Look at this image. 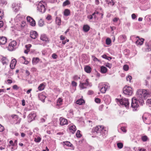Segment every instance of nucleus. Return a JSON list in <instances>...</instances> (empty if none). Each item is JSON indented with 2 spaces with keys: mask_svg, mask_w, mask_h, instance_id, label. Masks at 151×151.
Returning <instances> with one entry per match:
<instances>
[{
  "mask_svg": "<svg viewBox=\"0 0 151 151\" xmlns=\"http://www.w3.org/2000/svg\"><path fill=\"white\" fill-rule=\"evenodd\" d=\"M137 94L138 99L140 100L142 105H143L144 100L149 95L148 91L145 89H139L137 91Z\"/></svg>",
  "mask_w": 151,
  "mask_h": 151,
  "instance_id": "1",
  "label": "nucleus"
},
{
  "mask_svg": "<svg viewBox=\"0 0 151 151\" xmlns=\"http://www.w3.org/2000/svg\"><path fill=\"white\" fill-rule=\"evenodd\" d=\"M98 87L101 93H105L107 90L109 88L110 86L108 83H101L99 84Z\"/></svg>",
  "mask_w": 151,
  "mask_h": 151,
  "instance_id": "2",
  "label": "nucleus"
},
{
  "mask_svg": "<svg viewBox=\"0 0 151 151\" xmlns=\"http://www.w3.org/2000/svg\"><path fill=\"white\" fill-rule=\"evenodd\" d=\"M46 4L43 1L40 2L37 4V10L41 13H44L46 10L45 6Z\"/></svg>",
  "mask_w": 151,
  "mask_h": 151,
  "instance_id": "3",
  "label": "nucleus"
},
{
  "mask_svg": "<svg viewBox=\"0 0 151 151\" xmlns=\"http://www.w3.org/2000/svg\"><path fill=\"white\" fill-rule=\"evenodd\" d=\"M117 102L119 103L120 104L123 106L128 108L129 104L128 100L125 98H122L120 99H116Z\"/></svg>",
  "mask_w": 151,
  "mask_h": 151,
  "instance_id": "4",
  "label": "nucleus"
},
{
  "mask_svg": "<svg viewBox=\"0 0 151 151\" xmlns=\"http://www.w3.org/2000/svg\"><path fill=\"white\" fill-rule=\"evenodd\" d=\"M140 101L139 100H137L135 97L133 98L132 99L131 107L134 110H136L137 108L139 106V103L142 105Z\"/></svg>",
  "mask_w": 151,
  "mask_h": 151,
  "instance_id": "5",
  "label": "nucleus"
},
{
  "mask_svg": "<svg viewBox=\"0 0 151 151\" xmlns=\"http://www.w3.org/2000/svg\"><path fill=\"white\" fill-rule=\"evenodd\" d=\"M92 86L91 83L89 82V79H86L84 82H80L79 86L81 89L86 88L87 87H91Z\"/></svg>",
  "mask_w": 151,
  "mask_h": 151,
  "instance_id": "6",
  "label": "nucleus"
},
{
  "mask_svg": "<svg viewBox=\"0 0 151 151\" xmlns=\"http://www.w3.org/2000/svg\"><path fill=\"white\" fill-rule=\"evenodd\" d=\"M103 127L102 126H98L95 127L93 129V132L95 134L100 135L103 131Z\"/></svg>",
  "mask_w": 151,
  "mask_h": 151,
  "instance_id": "7",
  "label": "nucleus"
},
{
  "mask_svg": "<svg viewBox=\"0 0 151 151\" xmlns=\"http://www.w3.org/2000/svg\"><path fill=\"white\" fill-rule=\"evenodd\" d=\"M123 92L124 93L127 95H131L132 94V88L129 86H126L123 89Z\"/></svg>",
  "mask_w": 151,
  "mask_h": 151,
  "instance_id": "8",
  "label": "nucleus"
},
{
  "mask_svg": "<svg viewBox=\"0 0 151 151\" xmlns=\"http://www.w3.org/2000/svg\"><path fill=\"white\" fill-rule=\"evenodd\" d=\"M17 45V42L15 41H13L10 42L8 45V49L10 51H12L15 48V46Z\"/></svg>",
  "mask_w": 151,
  "mask_h": 151,
  "instance_id": "9",
  "label": "nucleus"
},
{
  "mask_svg": "<svg viewBox=\"0 0 151 151\" xmlns=\"http://www.w3.org/2000/svg\"><path fill=\"white\" fill-rule=\"evenodd\" d=\"M142 119L145 124H149L151 123V114H149L147 116L143 115Z\"/></svg>",
  "mask_w": 151,
  "mask_h": 151,
  "instance_id": "10",
  "label": "nucleus"
},
{
  "mask_svg": "<svg viewBox=\"0 0 151 151\" xmlns=\"http://www.w3.org/2000/svg\"><path fill=\"white\" fill-rule=\"evenodd\" d=\"M36 116V114L34 112H32L28 115V119L29 122H31L35 119Z\"/></svg>",
  "mask_w": 151,
  "mask_h": 151,
  "instance_id": "11",
  "label": "nucleus"
},
{
  "mask_svg": "<svg viewBox=\"0 0 151 151\" xmlns=\"http://www.w3.org/2000/svg\"><path fill=\"white\" fill-rule=\"evenodd\" d=\"M7 38L3 36L0 37V45H5L7 42Z\"/></svg>",
  "mask_w": 151,
  "mask_h": 151,
  "instance_id": "12",
  "label": "nucleus"
},
{
  "mask_svg": "<svg viewBox=\"0 0 151 151\" xmlns=\"http://www.w3.org/2000/svg\"><path fill=\"white\" fill-rule=\"evenodd\" d=\"M60 121V124L61 126H63L68 124V121L66 119L62 118L60 117L59 119Z\"/></svg>",
  "mask_w": 151,
  "mask_h": 151,
  "instance_id": "13",
  "label": "nucleus"
},
{
  "mask_svg": "<svg viewBox=\"0 0 151 151\" xmlns=\"http://www.w3.org/2000/svg\"><path fill=\"white\" fill-rule=\"evenodd\" d=\"M69 127V129L70 132L73 134L74 133L76 130V127L73 125H70Z\"/></svg>",
  "mask_w": 151,
  "mask_h": 151,
  "instance_id": "14",
  "label": "nucleus"
},
{
  "mask_svg": "<svg viewBox=\"0 0 151 151\" xmlns=\"http://www.w3.org/2000/svg\"><path fill=\"white\" fill-rule=\"evenodd\" d=\"M38 34L35 31H32L30 33V36L33 39H35L37 36Z\"/></svg>",
  "mask_w": 151,
  "mask_h": 151,
  "instance_id": "15",
  "label": "nucleus"
},
{
  "mask_svg": "<svg viewBox=\"0 0 151 151\" xmlns=\"http://www.w3.org/2000/svg\"><path fill=\"white\" fill-rule=\"evenodd\" d=\"M16 62L17 61L15 59H13L12 60L10 65V67L12 69H13L15 68Z\"/></svg>",
  "mask_w": 151,
  "mask_h": 151,
  "instance_id": "16",
  "label": "nucleus"
},
{
  "mask_svg": "<svg viewBox=\"0 0 151 151\" xmlns=\"http://www.w3.org/2000/svg\"><path fill=\"white\" fill-rule=\"evenodd\" d=\"M40 39L43 41L46 42H48V39L46 36V35L44 34H42L40 37Z\"/></svg>",
  "mask_w": 151,
  "mask_h": 151,
  "instance_id": "17",
  "label": "nucleus"
},
{
  "mask_svg": "<svg viewBox=\"0 0 151 151\" xmlns=\"http://www.w3.org/2000/svg\"><path fill=\"white\" fill-rule=\"evenodd\" d=\"M119 39L122 42H124L126 41L127 38L126 36L125 35H122L119 36Z\"/></svg>",
  "mask_w": 151,
  "mask_h": 151,
  "instance_id": "18",
  "label": "nucleus"
},
{
  "mask_svg": "<svg viewBox=\"0 0 151 151\" xmlns=\"http://www.w3.org/2000/svg\"><path fill=\"white\" fill-rule=\"evenodd\" d=\"M38 97L39 99L42 101L44 102L46 98V97L42 93H40L38 95Z\"/></svg>",
  "mask_w": 151,
  "mask_h": 151,
  "instance_id": "19",
  "label": "nucleus"
},
{
  "mask_svg": "<svg viewBox=\"0 0 151 151\" xmlns=\"http://www.w3.org/2000/svg\"><path fill=\"white\" fill-rule=\"evenodd\" d=\"M145 50L144 51L146 52H149L151 51V46H149L148 44H146Z\"/></svg>",
  "mask_w": 151,
  "mask_h": 151,
  "instance_id": "20",
  "label": "nucleus"
},
{
  "mask_svg": "<svg viewBox=\"0 0 151 151\" xmlns=\"http://www.w3.org/2000/svg\"><path fill=\"white\" fill-rule=\"evenodd\" d=\"M40 59L38 58H34L32 59V63L33 64L36 65L38 63Z\"/></svg>",
  "mask_w": 151,
  "mask_h": 151,
  "instance_id": "21",
  "label": "nucleus"
},
{
  "mask_svg": "<svg viewBox=\"0 0 151 151\" xmlns=\"http://www.w3.org/2000/svg\"><path fill=\"white\" fill-rule=\"evenodd\" d=\"M70 13V10L68 9H65L63 12L64 15L65 16H68L69 15Z\"/></svg>",
  "mask_w": 151,
  "mask_h": 151,
  "instance_id": "22",
  "label": "nucleus"
},
{
  "mask_svg": "<svg viewBox=\"0 0 151 151\" xmlns=\"http://www.w3.org/2000/svg\"><path fill=\"white\" fill-rule=\"evenodd\" d=\"M107 71V69L105 66H101V72L102 73H106Z\"/></svg>",
  "mask_w": 151,
  "mask_h": 151,
  "instance_id": "23",
  "label": "nucleus"
},
{
  "mask_svg": "<svg viewBox=\"0 0 151 151\" xmlns=\"http://www.w3.org/2000/svg\"><path fill=\"white\" fill-rule=\"evenodd\" d=\"M144 41V39H143L141 38L140 39H139L137 40L136 42V44L137 45H142L143 44Z\"/></svg>",
  "mask_w": 151,
  "mask_h": 151,
  "instance_id": "24",
  "label": "nucleus"
},
{
  "mask_svg": "<svg viewBox=\"0 0 151 151\" xmlns=\"http://www.w3.org/2000/svg\"><path fill=\"white\" fill-rule=\"evenodd\" d=\"M90 27L87 25H85L83 26V29L85 32H87L89 31Z\"/></svg>",
  "mask_w": 151,
  "mask_h": 151,
  "instance_id": "25",
  "label": "nucleus"
},
{
  "mask_svg": "<svg viewBox=\"0 0 151 151\" xmlns=\"http://www.w3.org/2000/svg\"><path fill=\"white\" fill-rule=\"evenodd\" d=\"M12 7L15 12L17 11L19 9V6L16 4H13L12 5Z\"/></svg>",
  "mask_w": 151,
  "mask_h": 151,
  "instance_id": "26",
  "label": "nucleus"
},
{
  "mask_svg": "<svg viewBox=\"0 0 151 151\" xmlns=\"http://www.w3.org/2000/svg\"><path fill=\"white\" fill-rule=\"evenodd\" d=\"M76 103L77 104L81 105L85 103V101L83 99H80L76 101Z\"/></svg>",
  "mask_w": 151,
  "mask_h": 151,
  "instance_id": "27",
  "label": "nucleus"
},
{
  "mask_svg": "<svg viewBox=\"0 0 151 151\" xmlns=\"http://www.w3.org/2000/svg\"><path fill=\"white\" fill-rule=\"evenodd\" d=\"M84 70L86 73H90L91 71V68L90 66H88L85 67Z\"/></svg>",
  "mask_w": 151,
  "mask_h": 151,
  "instance_id": "28",
  "label": "nucleus"
},
{
  "mask_svg": "<svg viewBox=\"0 0 151 151\" xmlns=\"http://www.w3.org/2000/svg\"><path fill=\"white\" fill-rule=\"evenodd\" d=\"M1 62L3 65L7 64L8 62V60L5 57H3L1 59Z\"/></svg>",
  "mask_w": 151,
  "mask_h": 151,
  "instance_id": "29",
  "label": "nucleus"
},
{
  "mask_svg": "<svg viewBox=\"0 0 151 151\" xmlns=\"http://www.w3.org/2000/svg\"><path fill=\"white\" fill-rule=\"evenodd\" d=\"M45 88V86L43 83L41 84L38 87V89L39 91H42Z\"/></svg>",
  "mask_w": 151,
  "mask_h": 151,
  "instance_id": "30",
  "label": "nucleus"
},
{
  "mask_svg": "<svg viewBox=\"0 0 151 151\" xmlns=\"http://www.w3.org/2000/svg\"><path fill=\"white\" fill-rule=\"evenodd\" d=\"M61 20L60 18L59 17H57L56 19V23L58 25H60L61 24Z\"/></svg>",
  "mask_w": 151,
  "mask_h": 151,
  "instance_id": "31",
  "label": "nucleus"
},
{
  "mask_svg": "<svg viewBox=\"0 0 151 151\" xmlns=\"http://www.w3.org/2000/svg\"><path fill=\"white\" fill-rule=\"evenodd\" d=\"M106 3L109 5L113 6L114 5V3L113 2V0H106Z\"/></svg>",
  "mask_w": 151,
  "mask_h": 151,
  "instance_id": "32",
  "label": "nucleus"
},
{
  "mask_svg": "<svg viewBox=\"0 0 151 151\" xmlns=\"http://www.w3.org/2000/svg\"><path fill=\"white\" fill-rule=\"evenodd\" d=\"M70 3L68 0H66L64 2L63 4V6H65L66 5L70 4Z\"/></svg>",
  "mask_w": 151,
  "mask_h": 151,
  "instance_id": "33",
  "label": "nucleus"
},
{
  "mask_svg": "<svg viewBox=\"0 0 151 151\" xmlns=\"http://www.w3.org/2000/svg\"><path fill=\"white\" fill-rule=\"evenodd\" d=\"M41 138L38 136L36 138H35L34 141L35 142L38 143L40 142V141H41Z\"/></svg>",
  "mask_w": 151,
  "mask_h": 151,
  "instance_id": "34",
  "label": "nucleus"
},
{
  "mask_svg": "<svg viewBox=\"0 0 151 151\" xmlns=\"http://www.w3.org/2000/svg\"><path fill=\"white\" fill-rule=\"evenodd\" d=\"M64 145H65L67 146L71 147L72 146V144H71L70 142L68 141H65L63 142Z\"/></svg>",
  "mask_w": 151,
  "mask_h": 151,
  "instance_id": "35",
  "label": "nucleus"
},
{
  "mask_svg": "<svg viewBox=\"0 0 151 151\" xmlns=\"http://www.w3.org/2000/svg\"><path fill=\"white\" fill-rule=\"evenodd\" d=\"M102 57L106 59L109 60H110L112 58L111 57H108L106 55H104L101 56Z\"/></svg>",
  "mask_w": 151,
  "mask_h": 151,
  "instance_id": "36",
  "label": "nucleus"
},
{
  "mask_svg": "<svg viewBox=\"0 0 151 151\" xmlns=\"http://www.w3.org/2000/svg\"><path fill=\"white\" fill-rule=\"evenodd\" d=\"M117 145L118 148L119 149H122L123 147V145L121 142H118L117 143Z\"/></svg>",
  "mask_w": 151,
  "mask_h": 151,
  "instance_id": "37",
  "label": "nucleus"
},
{
  "mask_svg": "<svg viewBox=\"0 0 151 151\" xmlns=\"http://www.w3.org/2000/svg\"><path fill=\"white\" fill-rule=\"evenodd\" d=\"M111 42V40L110 38H107L106 40V43L107 45H110Z\"/></svg>",
  "mask_w": 151,
  "mask_h": 151,
  "instance_id": "38",
  "label": "nucleus"
},
{
  "mask_svg": "<svg viewBox=\"0 0 151 151\" xmlns=\"http://www.w3.org/2000/svg\"><path fill=\"white\" fill-rule=\"evenodd\" d=\"M62 99L60 98H59L57 102V105L59 106L61 105L62 104Z\"/></svg>",
  "mask_w": 151,
  "mask_h": 151,
  "instance_id": "39",
  "label": "nucleus"
},
{
  "mask_svg": "<svg viewBox=\"0 0 151 151\" xmlns=\"http://www.w3.org/2000/svg\"><path fill=\"white\" fill-rule=\"evenodd\" d=\"M38 24L39 26L40 27L43 26L44 24V22L43 20L42 19H40L39 21Z\"/></svg>",
  "mask_w": 151,
  "mask_h": 151,
  "instance_id": "40",
  "label": "nucleus"
},
{
  "mask_svg": "<svg viewBox=\"0 0 151 151\" xmlns=\"http://www.w3.org/2000/svg\"><path fill=\"white\" fill-rule=\"evenodd\" d=\"M80 131L79 130L77 131L76 134V136L78 138H80L81 137V135L80 133Z\"/></svg>",
  "mask_w": 151,
  "mask_h": 151,
  "instance_id": "41",
  "label": "nucleus"
},
{
  "mask_svg": "<svg viewBox=\"0 0 151 151\" xmlns=\"http://www.w3.org/2000/svg\"><path fill=\"white\" fill-rule=\"evenodd\" d=\"M123 69L125 71H127L129 68V67L128 65H124L123 67Z\"/></svg>",
  "mask_w": 151,
  "mask_h": 151,
  "instance_id": "42",
  "label": "nucleus"
},
{
  "mask_svg": "<svg viewBox=\"0 0 151 151\" xmlns=\"http://www.w3.org/2000/svg\"><path fill=\"white\" fill-rule=\"evenodd\" d=\"M30 25L32 26H35V25L36 23L35 20L33 19V21H32L30 22Z\"/></svg>",
  "mask_w": 151,
  "mask_h": 151,
  "instance_id": "43",
  "label": "nucleus"
},
{
  "mask_svg": "<svg viewBox=\"0 0 151 151\" xmlns=\"http://www.w3.org/2000/svg\"><path fill=\"white\" fill-rule=\"evenodd\" d=\"M73 79L75 81H77L80 79V77L77 75H75L73 77Z\"/></svg>",
  "mask_w": 151,
  "mask_h": 151,
  "instance_id": "44",
  "label": "nucleus"
},
{
  "mask_svg": "<svg viewBox=\"0 0 151 151\" xmlns=\"http://www.w3.org/2000/svg\"><path fill=\"white\" fill-rule=\"evenodd\" d=\"M132 78V77L130 76H128L126 77L127 81H129V82H131Z\"/></svg>",
  "mask_w": 151,
  "mask_h": 151,
  "instance_id": "45",
  "label": "nucleus"
},
{
  "mask_svg": "<svg viewBox=\"0 0 151 151\" xmlns=\"http://www.w3.org/2000/svg\"><path fill=\"white\" fill-rule=\"evenodd\" d=\"M27 22L29 23L32 21H33V19L29 16H27Z\"/></svg>",
  "mask_w": 151,
  "mask_h": 151,
  "instance_id": "46",
  "label": "nucleus"
},
{
  "mask_svg": "<svg viewBox=\"0 0 151 151\" xmlns=\"http://www.w3.org/2000/svg\"><path fill=\"white\" fill-rule=\"evenodd\" d=\"M105 65L106 67L109 68H111L112 67V64L109 63H106L105 64Z\"/></svg>",
  "mask_w": 151,
  "mask_h": 151,
  "instance_id": "47",
  "label": "nucleus"
},
{
  "mask_svg": "<svg viewBox=\"0 0 151 151\" xmlns=\"http://www.w3.org/2000/svg\"><path fill=\"white\" fill-rule=\"evenodd\" d=\"M147 137L146 136H143L142 137V139L143 142H145L147 141Z\"/></svg>",
  "mask_w": 151,
  "mask_h": 151,
  "instance_id": "48",
  "label": "nucleus"
},
{
  "mask_svg": "<svg viewBox=\"0 0 151 151\" xmlns=\"http://www.w3.org/2000/svg\"><path fill=\"white\" fill-rule=\"evenodd\" d=\"M31 46L32 45L30 44L26 45L25 46V47L28 50H29L30 48L31 47Z\"/></svg>",
  "mask_w": 151,
  "mask_h": 151,
  "instance_id": "49",
  "label": "nucleus"
},
{
  "mask_svg": "<svg viewBox=\"0 0 151 151\" xmlns=\"http://www.w3.org/2000/svg\"><path fill=\"white\" fill-rule=\"evenodd\" d=\"M92 59L95 62L97 61H99V60L94 56L92 55Z\"/></svg>",
  "mask_w": 151,
  "mask_h": 151,
  "instance_id": "50",
  "label": "nucleus"
},
{
  "mask_svg": "<svg viewBox=\"0 0 151 151\" xmlns=\"http://www.w3.org/2000/svg\"><path fill=\"white\" fill-rule=\"evenodd\" d=\"M121 129L122 132L124 133H126L127 132V130L126 129V127H121Z\"/></svg>",
  "mask_w": 151,
  "mask_h": 151,
  "instance_id": "51",
  "label": "nucleus"
},
{
  "mask_svg": "<svg viewBox=\"0 0 151 151\" xmlns=\"http://www.w3.org/2000/svg\"><path fill=\"white\" fill-rule=\"evenodd\" d=\"M4 15V14L3 12H2L0 10V20H1L2 19V18L3 17Z\"/></svg>",
  "mask_w": 151,
  "mask_h": 151,
  "instance_id": "52",
  "label": "nucleus"
},
{
  "mask_svg": "<svg viewBox=\"0 0 151 151\" xmlns=\"http://www.w3.org/2000/svg\"><path fill=\"white\" fill-rule=\"evenodd\" d=\"M57 55L55 53H53L52 55V57L54 59H56L57 58Z\"/></svg>",
  "mask_w": 151,
  "mask_h": 151,
  "instance_id": "53",
  "label": "nucleus"
},
{
  "mask_svg": "<svg viewBox=\"0 0 151 151\" xmlns=\"http://www.w3.org/2000/svg\"><path fill=\"white\" fill-rule=\"evenodd\" d=\"M12 118L15 119L16 120L17 119H18V116L17 115H13L12 116Z\"/></svg>",
  "mask_w": 151,
  "mask_h": 151,
  "instance_id": "54",
  "label": "nucleus"
},
{
  "mask_svg": "<svg viewBox=\"0 0 151 151\" xmlns=\"http://www.w3.org/2000/svg\"><path fill=\"white\" fill-rule=\"evenodd\" d=\"M95 101L97 103H100L101 102V100L98 98H96L95 99Z\"/></svg>",
  "mask_w": 151,
  "mask_h": 151,
  "instance_id": "55",
  "label": "nucleus"
},
{
  "mask_svg": "<svg viewBox=\"0 0 151 151\" xmlns=\"http://www.w3.org/2000/svg\"><path fill=\"white\" fill-rule=\"evenodd\" d=\"M4 127L0 124V132H2L4 130Z\"/></svg>",
  "mask_w": 151,
  "mask_h": 151,
  "instance_id": "56",
  "label": "nucleus"
},
{
  "mask_svg": "<svg viewBox=\"0 0 151 151\" xmlns=\"http://www.w3.org/2000/svg\"><path fill=\"white\" fill-rule=\"evenodd\" d=\"M12 87L13 89L16 90H17L19 88V87H18V86L16 85H14Z\"/></svg>",
  "mask_w": 151,
  "mask_h": 151,
  "instance_id": "57",
  "label": "nucleus"
},
{
  "mask_svg": "<svg viewBox=\"0 0 151 151\" xmlns=\"http://www.w3.org/2000/svg\"><path fill=\"white\" fill-rule=\"evenodd\" d=\"M71 84L73 86H76L77 85V83L74 81H73L72 82Z\"/></svg>",
  "mask_w": 151,
  "mask_h": 151,
  "instance_id": "58",
  "label": "nucleus"
},
{
  "mask_svg": "<svg viewBox=\"0 0 151 151\" xmlns=\"http://www.w3.org/2000/svg\"><path fill=\"white\" fill-rule=\"evenodd\" d=\"M26 25V23L24 21H23L22 22V23L21 24V27H23L25 26Z\"/></svg>",
  "mask_w": 151,
  "mask_h": 151,
  "instance_id": "59",
  "label": "nucleus"
},
{
  "mask_svg": "<svg viewBox=\"0 0 151 151\" xmlns=\"http://www.w3.org/2000/svg\"><path fill=\"white\" fill-rule=\"evenodd\" d=\"M146 102L148 104H151V99H148Z\"/></svg>",
  "mask_w": 151,
  "mask_h": 151,
  "instance_id": "60",
  "label": "nucleus"
},
{
  "mask_svg": "<svg viewBox=\"0 0 151 151\" xmlns=\"http://www.w3.org/2000/svg\"><path fill=\"white\" fill-rule=\"evenodd\" d=\"M69 40L68 39H67L66 40L63 41L62 42V44L64 45L65 44V43H66V42H69Z\"/></svg>",
  "mask_w": 151,
  "mask_h": 151,
  "instance_id": "61",
  "label": "nucleus"
},
{
  "mask_svg": "<svg viewBox=\"0 0 151 151\" xmlns=\"http://www.w3.org/2000/svg\"><path fill=\"white\" fill-rule=\"evenodd\" d=\"M136 16L135 15V14H133L132 15V17L133 19H134L136 18Z\"/></svg>",
  "mask_w": 151,
  "mask_h": 151,
  "instance_id": "62",
  "label": "nucleus"
},
{
  "mask_svg": "<svg viewBox=\"0 0 151 151\" xmlns=\"http://www.w3.org/2000/svg\"><path fill=\"white\" fill-rule=\"evenodd\" d=\"M47 119V118H41L40 119V122H45L46 119Z\"/></svg>",
  "mask_w": 151,
  "mask_h": 151,
  "instance_id": "63",
  "label": "nucleus"
},
{
  "mask_svg": "<svg viewBox=\"0 0 151 151\" xmlns=\"http://www.w3.org/2000/svg\"><path fill=\"white\" fill-rule=\"evenodd\" d=\"M87 18L89 19H91L93 18V16L92 15H90L88 16Z\"/></svg>",
  "mask_w": 151,
  "mask_h": 151,
  "instance_id": "64",
  "label": "nucleus"
}]
</instances>
